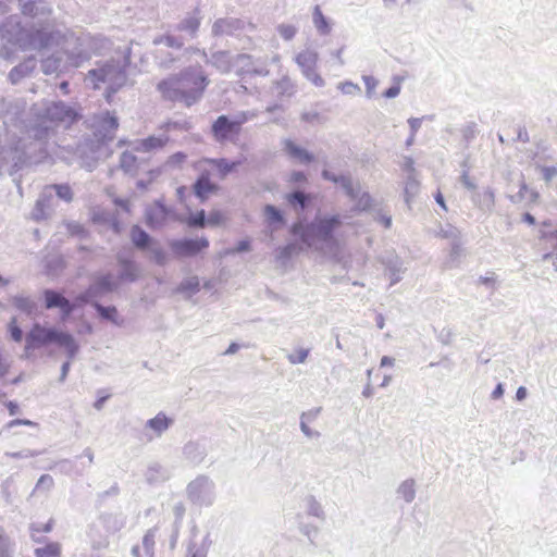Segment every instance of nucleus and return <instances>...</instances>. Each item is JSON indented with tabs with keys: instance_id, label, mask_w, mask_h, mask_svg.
Here are the masks:
<instances>
[{
	"instance_id": "obj_1",
	"label": "nucleus",
	"mask_w": 557,
	"mask_h": 557,
	"mask_svg": "<svg viewBox=\"0 0 557 557\" xmlns=\"http://www.w3.org/2000/svg\"><path fill=\"white\" fill-rule=\"evenodd\" d=\"M30 112L35 121L25 126L23 136L13 135L8 145L0 147V176H12L21 188V181L15 174L28 164L39 163L49 157H57L67 163L81 160L82 165L92 166L99 158L92 139H85L75 146H63L55 141V127L69 128L79 120L81 115L74 106L61 100L44 101L34 104Z\"/></svg>"
},
{
	"instance_id": "obj_2",
	"label": "nucleus",
	"mask_w": 557,
	"mask_h": 557,
	"mask_svg": "<svg viewBox=\"0 0 557 557\" xmlns=\"http://www.w3.org/2000/svg\"><path fill=\"white\" fill-rule=\"evenodd\" d=\"M45 0H18L22 13L33 20L22 23L21 17L11 15L3 24L2 32L8 40L23 51H39L59 46L65 37L51 18L52 9Z\"/></svg>"
},
{
	"instance_id": "obj_3",
	"label": "nucleus",
	"mask_w": 557,
	"mask_h": 557,
	"mask_svg": "<svg viewBox=\"0 0 557 557\" xmlns=\"http://www.w3.org/2000/svg\"><path fill=\"white\" fill-rule=\"evenodd\" d=\"M209 78L200 65H190L178 75L169 77L158 84V90L164 99L183 102L190 107L198 102L207 86Z\"/></svg>"
},
{
	"instance_id": "obj_4",
	"label": "nucleus",
	"mask_w": 557,
	"mask_h": 557,
	"mask_svg": "<svg viewBox=\"0 0 557 557\" xmlns=\"http://www.w3.org/2000/svg\"><path fill=\"white\" fill-rule=\"evenodd\" d=\"M342 223L339 214L315 215L309 223H294L290 233L299 236L300 240L308 247H313L318 243L330 245L335 243L334 233Z\"/></svg>"
},
{
	"instance_id": "obj_5",
	"label": "nucleus",
	"mask_w": 557,
	"mask_h": 557,
	"mask_svg": "<svg viewBox=\"0 0 557 557\" xmlns=\"http://www.w3.org/2000/svg\"><path fill=\"white\" fill-rule=\"evenodd\" d=\"M65 37L61 40L70 42L73 41V48L66 49L67 60L72 66L79 67L83 63L88 61L91 55L104 54L111 49V41L101 35H91L89 33H81L74 35L73 33H65Z\"/></svg>"
},
{
	"instance_id": "obj_6",
	"label": "nucleus",
	"mask_w": 557,
	"mask_h": 557,
	"mask_svg": "<svg viewBox=\"0 0 557 557\" xmlns=\"http://www.w3.org/2000/svg\"><path fill=\"white\" fill-rule=\"evenodd\" d=\"M51 344H57L63 347L69 359H74L79 351V345L72 334L59 331L52 326H44L40 323H35L25 337L26 351L35 350Z\"/></svg>"
},
{
	"instance_id": "obj_7",
	"label": "nucleus",
	"mask_w": 557,
	"mask_h": 557,
	"mask_svg": "<svg viewBox=\"0 0 557 557\" xmlns=\"http://www.w3.org/2000/svg\"><path fill=\"white\" fill-rule=\"evenodd\" d=\"M127 59L123 60H109L99 62L97 67L90 70L85 82L95 89L106 88L108 96L116 92L127 81L126 65Z\"/></svg>"
},
{
	"instance_id": "obj_8",
	"label": "nucleus",
	"mask_w": 557,
	"mask_h": 557,
	"mask_svg": "<svg viewBox=\"0 0 557 557\" xmlns=\"http://www.w3.org/2000/svg\"><path fill=\"white\" fill-rule=\"evenodd\" d=\"M186 497L197 507H210L215 500V484L209 476L200 474L187 484Z\"/></svg>"
},
{
	"instance_id": "obj_9",
	"label": "nucleus",
	"mask_w": 557,
	"mask_h": 557,
	"mask_svg": "<svg viewBox=\"0 0 557 557\" xmlns=\"http://www.w3.org/2000/svg\"><path fill=\"white\" fill-rule=\"evenodd\" d=\"M295 62L301 69L304 76L314 86H324V79L317 73L318 52L312 49H306L295 57Z\"/></svg>"
},
{
	"instance_id": "obj_10",
	"label": "nucleus",
	"mask_w": 557,
	"mask_h": 557,
	"mask_svg": "<svg viewBox=\"0 0 557 557\" xmlns=\"http://www.w3.org/2000/svg\"><path fill=\"white\" fill-rule=\"evenodd\" d=\"M45 308L47 310L60 309V320L65 322L77 309L73 301L69 300L62 293L47 288L42 292Z\"/></svg>"
},
{
	"instance_id": "obj_11",
	"label": "nucleus",
	"mask_w": 557,
	"mask_h": 557,
	"mask_svg": "<svg viewBox=\"0 0 557 557\" xmlns=\"http://www.w3.org/2000/svg\"><path fill=\"white\" fill-rule=\"evenodd\" d=\"M26 109V102L22 98L7 99L0 98V117H4V125L12 123L17 126V123H24L22 116Z\"/></svg>"
},
{
	"instance_id": "obj_12",
	"label": "nucleus",
	"mask_w": 557,
	"mask_h": 557,
	"mask_svg": "<svg viewBox=\"0 0 557 557\" xmlns=\"http://www.w3.org/2000/svg\"><path fill=\"white\" fill-rule=\"evenodd\" d=\"M169 246L173 253L178 257H191L207 249L209 240L207 237L173 239L169 243Z\"/></svg>"
},
{
	"instance_id": "obj_13",
	"label": "nucleus",
	"mask_w": 557,
	"mask_h": 557,
	"mask_svg": "<svg viewBox=\"0 0 557 557\" xmlns=\"http://www.w3.org/2000/svg\"><path fill=\"white\" fill-rule=\"evenodd\" d=\"M185 52L200 54L206 63L214 66L221 74H227L233 70L234 57H232L228 51H216L209 57L205 50L189 47L185 50Z\"/></svg>"
},
{
	"instance_id": "obj_14",
	"label": "nucleus",
	"mask_w": 557,
	"mask_h": 557,
	"mask_svg": "<svg viewBox=\"0 0 557 557\" xmlns=\"http://www.w3.org/2000/svg\"><path fill=\"white\" fill-rule=\"evenodd\" d=\"M57 200L51 196L50 188H44L32 210L30 218L36 221L48 219L54 211Z\"/></svg>"
},
{
	"instance_id": "obj_15",
	"label": "nucleus",
	"mask_w": 557,
	"mask_h": 557,
	"mask_svg": "<svg viewBox=\"0 0 557 557\" xmlns=\"http://www.w3.org/2000/svg\"><path fill=\"white\" fill-rule=\"evenodd\" d=\"M202 16L200 9L196 8L193 12L182 18L175 25L174 29L181 33L186 39H195L198 36Z\"/></svg>"
},
{
	"instance_id": "obj_16",
	"label": "nucleus",
	"mask_w": 557,
	"mask_h": 557,
	"mask_svg": "<svg viewBox=\"0 0 557 557\" xmlns=\"http://www.w3.org/2000/svg\"><path fill=\"white\" fill-rule=\"evenodd\" d=\"M211 132L216 141L222 143L231 138L233 135H238L240 131L237 124L227 115H220L212 124Z\"/></svg>"
},
{
	"instance_id": "obj_17",
	"label": "nucleus",
	"mask_w": 557,
	"mask_h": 557,
	"mask_svg": "<svg viewBox=\"0 0 557 557\" xmlns=\"http://www.w3.org/2000/svg\"><path fill=\"white\" fill-rule=\"evenodd\" d=\"M246 22L236 17L218 18L212 25V35L234 36L246 28Z\"/></svg>"
},
{
	"instance_id": "obj_18",
	"label": "nucleus",
	"mask_w": 557,
	"mask_h": 557,
	"mask_svg": "<svg viewBox=\"0 0 557 557\" xmlns=\"http://www.w3.org/2000/svg\"><path fill=\"white\" fill-rule=\"evenodd\" d=\"M116 261L120 265L116 277L119 284L124 282L133 283L139 278L140 269L134 260L125 258L122 253H117Z\"/></svg>"
},
{
	"instance_id": "obj_19",
	"label": "nucleus",
	"mask_w": 557,
	"mask_h": 557,
	"mask_svg": "<svg viewBox=\"0 0 557 557\" xmlns=\"http://www.w3.org/2000/svg\"><path fill=\"white\" fill-rule=\"evenodd\" d=\"M233 69L236 71L237 75L255 74L267 76L269 74V70L265 67L253 69L252 57L246 53H240L233 58Z\"/></svg>"
},
{
	"instance_id": "obj_20",
	"label": "nucleus",
	"mask_w": 557,
	"mask_h": 557,
	"mask_svg": "<svg viewBox=\"0 0 557 557\" xmlns=\"http://www.w3.org/2000/svg\"><path fill=\"white\" fill-rule=\"evenodd\" d=\"M169 215V211L164 205L156 201L146 209V224L151 228L163 225Z\"/></svg>"
},
{
	"instance_id": "obj_21",
	"label": "nucleus",
	"mask_w": 557,
	"mask_h": 557,
	"mask_svg": "<svg viewBox=\"0 0 557 557\" xmlns=\"http://www.w3.org/2000/svg\"><path fill=\"white\" fill-rule=\"evenodd\" d=\"M170 140L166 134H160L158 136L152 135L145 139L137 140L133 144V150L150 152L163 148Z\"/></svg>"
},
{
	"instance_id": "obj_22",
	"label": "nucleus",
	"mask_w": 557,
	"mask_h": 557,
	"mask_svg": "<svg viewBox=\"0 0 557 557\" xmlns=\"http://www.w3.org/2000/svg\"><path fill=\"white\" fill-rule=\"evenodd\" d=\"M263 216L267 226L272 232L280 230L286 223L284 212L273 205H265L263 207Z\"/></svg>"
},
{
	"instance_id": "obj_23",
	"label": "nucleus",
	"mask_w": 557,
	"mask_h": 557,
	"mask_svg": "<svg viewBox=\"0 0 557 557\" xmlns=\"http://www.w3.org/2000/svg\"><path fill=\"white\" fill-rule=\"evenodd\" d=\"M117 280L114 278V276L111 273L100 274L98 275L94 283L90 284V286L94 288V290L98 294V296H101L106 293H111L119 287Z\"/></svg>"
},
{
	"instance_id": "obj_24",
	"label": "nucleus",
	"mask_w": 557,
	"mask_h": 557,
	"mask_svg": "<svg viewBox=\"0 0 557 557\" xmlns=\"http://www.w3.org/2000/svg\"><path fill=\"white\" fill-rule=\"evenodd\" d=\"M285 152L293 159L298 160L300 163L309 164L314 160V156L306 149L297 146L290 139L283 140Z\"/></svg>"
},
{
	"instance_id": "obj_25",
	"label": "nucleus",
	"mask_w": 557,
	"mask_h": 557,
	"mask_svg": "<svg viewBox=\"0 0 557 557\" xmlns=\"http://www.w3.org/2000/svg\"><path fill=\"white\" fill-rule=\"evenodd\" d=\"M322 177L326 181L333 182L335 184H339L341 187L344 189V191L350 199H355L357 197V194L355 191V186L352 184L350 176L336 175V174L330 172L329 170H323Z\"/></svg>"
},
{
	"instance_id": "obj_26",
	"label": "nucleus",
	"mask_w": 557,
	"mask_h": 557,
	"mask_svg": "<svg viewBox=\"0 0 557 557\" xmlns=\"http://www.w3.org/2000/svg\"><path fill=\"white\" fill-rule=\"evenodd\" d=\"M472 201L482 211H492L495 205L494 189L492 187H486L482 190L475 191L472 196Z\"/></svg>"
},
{
	"instance_id": "obj_27",
	"label": "nucleus",
	"mask_w": 557,
	"mask_h": 557,
	"mask_svg": "<svg viewBox=\"0 0 557 557\" xmlns=\"http://www.w3.org/2000/svg\"><path fill=\"white\" fill-rule=\"evenodd\" d=\"M97 121L100 127L104 131L102 135L103 139L111 140L114 132L119 127L117 117L109 111H104L97 116Z\"/></svg>"
},
{
	"instance_id": "obj_28",
	"label": "nucleus",
	"mask_w": 557,
	"mask_h": 557,
	"mask_svg": "<svg viewBox=\"0 0 557 557\" xmlns=\"http://www.w3.org/2000/svg\"><path fill=\"white\" fill-rule=\"evenodd\" d=\"M36 67V59L28 58L24 62L14 66L9 73V79L12 84L18 83L23 77L32 73Z\"/></svg>"
},
{
	"instance_id": "obj_29",
	"label": "nucleus",
	"mask_w": 557,
	"mask_h": 557,
	"mask_svg": "<svg viewBox=\"0 0 557 557\" xmlns=\"http://www.w3.org/2000/svg\"><path fill=\"white\" fill-rule=\"evenodd\" d=\"M184 457L194 465H199L206 457V448L197 442H188L183 448Z\"/></svg>"
},
{
	"instance_id": "obj_30",
	"label": "nucleus",
	"mask_w": 557,
	"mask_h": 557,
	"mask_svg": "<svg viewBox=\"0 0 557 557\" xmlns=\"http://www.w3.org/2000/svg\"><path fill=\"white\" fill-rule=\"evenodd\" d=\"M145 476L149 484L164 482L170 479V471L159 462H151L147 468Z\"/></svg>"
},
{
	"instance_id": "obj_31",
	"label": "nucleus",
	"mask_w": 557,
	"mask_h": 557,
	"mask_svg": "<svg viewBox=\"0 0 557 557\" xmlns=\"http://www.w3.org/2000/svg\"><path fill=\"white\" fill-rule=\"evenodd\" d=\"M286 200L294 209L304 211L310 206L312 196L302 190H294L286 195Z\"/></svg>"
},
{
	"instance_id": "obj_32",
	"label": "nucleus",
	"mask_w": 557,
	"mask_h": 557,
	"mask_svg": "<svg viewBox=\"0 0 557 557\" xmlns=\"http://www.w3.org/2000/svg\"><path fill=\"white\" fill-rule=\"evenodd\" d=\"M172 423L173 420L171 418H168L163 412H159L154 418L146 422V428L151 429L157 436H160Z\"/></svg>"
},
{
	"instance_id": "obj_33",
	"label": "nucleus",
	"mask_w": 557,
	"mask_h": 557,
	"mask_svg": "<svg viewBox=\"0 0 557 557\" xmlns=\"http://www.w3.org/2000/svg\"><path fill=\"white\" fill-rule=\"evenodd\" d=\"M215 189L216 186L211 183L209 176L206 174H201L194 183V193L201 200H205L208 195Z\"/></svg>"
},
{
	"instance_id": "obj_34",
	"label": "nucleus",
	"mask_w": 557,
	"mask_h": 557,
	"mask_svg": "<svg viewBox=\"0 0 557 557\" xmlns=\"http://www.w3.org/2000/svg\"><path fill=\"white\" fill-rule=\"evenodd\" d=\"M131 239L135 247L143 250L149 248L152 242L151 236L138 225L132 227Z\"/></svg>"
},
{
	"instance_id": "obj_35",
	"label": "nucleus",
	"mask_w": 557,
	"mask_h": 557,
	"mask_svg": "<svg viewBox=\"0 0 557 557\" xmlns=\"http://www.w3.org/2000/svg\"><path fill=\"white\" fill-rule=\"evenodd\" d=\"M92 307L101 319L110 321L117 326L122 324V321L119 319L117 310L114 306H102L99 302H92Z\"/></svg>"
},
{
	"instance_id": "obj_36",
	"label": "nucleus",
	"mask_w": 557,
	"mask_h": 557,
	"mask_svg": "<svg viewBox=\"0 0 557 557\" xmlns=\"http://www.w3.org/2000/svg\"><path fill=\"white\" fill-rule=\"evenodd\" d=\"M64 67L62 57L58 54H52L41 61V71L47 74H55Z\"/></svg>"
},
{
	"instance_id": "obj_37",
	"label": "nucleus",
	"mask_w": 557,
	"mask_h": 557,
	"mask_svg": "<svg viewBox=\"0 0 557 557\" xmlns=\"http://www.w3.org/2000/svg\"><path fill=\"white\" fill-rule=\"evenodd\" d=\"M209 163L219 171L221 177H225L227 174L238 168L242 164V161H230L225 158H220L210 159Z\"/></svg>"
},
{
	"instance_id": "obj_38",
	"label": "nucleus",
	"mask_w": 557,
	"mask_h": 557,
	"mask_svg": "<svg viewBox=\"0 0 557 557\" xmlns=\"http://www.w3.org/2000/svg\"><path fill=\"white\" fill-rule=\"evenodd\" d=\"M386 270L391 278V284L393 285L401 280L406 267L404 265V261L396 257L387 262Z\"/></svg>"
},
{
	"instance_id": "obj_39",
	"label": "nucleus",
	"mask_w": 557,
	"mask_h": 557,
	"mask_svg": "<svg viewBox=\"0 0 557 557\" xmlns=\"http://www.w3.org/2000/svg\"><path fill=\"white\" fill-rule=\"evenodd\" d=\"M211 544L210 534H207L199 545L190 543L187 548V557H207Z\"/></svg>"
},
{
	"instance_id": "obj_40",
	"label": "nucleus",
	"mask_w": 557,
	"mask_h": 557,
	"mask_svg": "<svg viewBox=\"0 0 557 557\" xmlns=\"http://www.w3.org/2000/svg\"><path fill=\"white\" fill-rule=\"evenodd\" d=\"M62 546L58 542H47L46 545L34 550L35 557H62Z\"/></svg>"
},
{
	"instance_id": "obj_41",
	"label": "nucleus",
	"mask_w": 557,
	"mask_h": 557,
	"mask_svg": "<svg viewBox=\"0 0 557 557\" xmlns=\"http://www.w3.org/2000/svg\"><path fill=\"white\" fill-rule=\"evenodd\" d=\"M397 494L401 497L407 504L413 502L416 497V482L413 479H407L403 481L397 487Z\"/></svg>"
},
{
	"instance_id": "obj_42",
	"label": "nucleus",
	"mask_w": 557,
	"mask_h": 557,
	"mask_svg": "<svg viewBox=\"0 0 557 557\" xmlns=\"http://www.w3.org/2000/svg\"><path fill=\"white\" fill-rule=\"evenodd\" d=\"M120 168L129 175H135L138 169L137 157L129 151H125L120 157Z\"/></svg>"
},
{
	"instance_id": "obj_43",
	"label": "nucleus",
	"mask_w": 557,
	"mask_h": 557,
	"mask_svg": "<svg viewBox=\"0 0 557 557\" xmlns=\"http://www.w3.org/2000/svg\"><path fill=\"white\" fill-rule=\"evenodd\" d=\"M45 188H50L51 196H53L54 198L57 196L59 199L65 202H70L73 199V191L69 184H52L46 186Z\"/></svg>"
},
{
	"instance_id": "obj_44",
	"label": "nucleus",
	"mask_w": 557,
	"mask_h": 557,
	"mask_svg": "<svg viewBox=\"0 0 557 557\" xmlns=\"http://www.w3.org/2000/svg\"><path fill=\"white\" fill-rule=\"evenodd\" d=\"M312 20L315 28L321 35H327L331 32L327 18L323 15L319 5L313 9Z\"/></svg>"
},
{
	"instance_id": "obj_45",
	"label": "nucleus",
	"mask_w": 557,
	"mask_h": 557,
	"mask_svg": "<svg viewBox=\"0 0 557 557\" xmlns=\"http://www.w3.org/2000/svg\"><path fill=\"white\" fill-rule=\"evenodd\" d=\"M306 512L311 516L315 517L318 519L323 520L325 518V513L323 510L322 505L315 499L314 496H308L306 498Z\"/></svg>"
},
{
	"instance_id": "obj_46",
	"label": "nucleus",
	"mask_w": 557,
	"mask_h": 557,
	"mask_svg": "<svg viewBox=\"0 0 557 557\" xmlns=\"http://www.w3.org/2000/svg\"><path fill=\"white\" fill-rule=\"evenodd\" d=\"M184 36L181 35V36H175V35H164V36H160L158 38H156L153 40V42L156 45H165L166 47H170V48H176V49H181L183 46H184Z\"/></svg>"
},
{
	"instance_id": "obj_47",
	"label": "nucleus",
	"mask_w": 557,
	"mask_h": 557,
	"mask_svg": "<svg viewBox=\"0 0 557 557\" xmlns=\"http://www.w3.org/2000/svg\"><path fill=\"white\" fill-rule=\"evenodd\" d=\"M158 528H151L149 529L146 534L143 537V546L145 549V553L148 557L154 556V545H156V534H157Z\"/></svg>"
},
{
	"instance_id": "obj_48",
	"label": "nucleus",
	"mask_w": 557,
	"mask_h": 557,
	"mask_svg": "<svg viewBox=\"0 0 557 557\" xmlns=\"http://www.w3.org/2000/svg\"><path fill=\"white\" fill-rule=\"evenodd\" d=\"M98 297H99L98 294L89 285V287L85 292L78 294L74 298L73 304L75 305L76 308H79V307H82V306H84L86 304H91L92 305V302H96L95 299L98 298Z\"/></svg>"
},
{
	"instance_id": "obj_49",
	"label": "nucleus",
	"mask_w": 557,
	"mask_h": 557,
	"mask_svg": "<svg viewBox=\"0 0 557 557\" xmlns=\"http://www.w3.org/2000/svg\"><path fill=\"white\" fill-rule=\"evenodd\" d=\"M15 548V542L7 533L0 537V557H13Z\"/></svg>"
},
{
	"instance_id": "obj_50",
	"label": "nucleus",
	"mask_w": 557,
	"mask_h": 557,
	"mask_svg": "<svg viewBox=\"0 0 557 557\" xmlns=\"http://www.w3.org/2000/svg\"><path fill=\"white\" fill-rule=\"evenodd\" d=\"M13 305L16 309L25 312L26 314H32L36 308L35 302L30 298L24 296L14 297Z\"/></svg>"
},
{
	"instance_id": "obj_51",
	"label": "nucleus",
	"mask_w": 557,
	"mask_h": 557,
	"mask_svg": "<svg viewBox=\"0 0 557 557\" xmlns=\"http://www.w3.org/2000/svg\"><path fill=\"white\" fill-rule=\"evenodd\" d=\"M199 290V280L197 276L185 278L177 286V293H191L196 294Z\"/></svg>"
},
{
	"instance_id": "obj_52",
	"label": "nucleus",
	"mask_w": 557,
	"mask_h": 557,
	"mask_svg": "<svg viewBox=\"0 0 557 557\" xmlns=\"http://www.w3.org/2000/svg\"><path fill=\"white\" fill-rule=\"evenodd\" d=\"M355 191L357 194V197L352 200L356 201V209L360 211L369 209L372 202V198L369 195V193L361 191L360 188L356 187Z\"/></svg>"
},
{
	"instance_id": "obj_53",
	"label": "nucleus",
	"mask_w": 557,
	"mask_h": 557,
	"mask_svg": "<svg viewBox=\"0 0 557 557\" xmlns=\"http://www.w3.org/2000/svg\"><path fill=\"white\" fill-rule=\"evenodd\" d=\"M419 190V182L414 178L413 175H408L406 185H405V199L406 202L409 203L410 199L416 196Z\"/></svg>"
},
{
	"instance_id": "obj_54",
	"label": "nucleus",
	"mask_w": 557,
	"mask_h": 557,
	"mask_svg": "<svg viewBox=\"0 0 557 557\" xmlns=\"http://www.w3.org/2000/svg\"><path fill=\"white\" fill-rule=\"evenodd\" d=\"M297 245L295 243H289L276 249V258L281 261H286L290 259L292 256L297 252Z\"/></svg>"
},
{
	"instance_id": "obj_55",
	"label": "nucleus",
	"mask_w": 557,
	"mask_h": 557,
	"mask_svg": "<svg viewBox=\"0 0 557 557\" xmlns=\"http://www.w3.org/2000/svg\"><path fill=\"white\" fill-rule=\"evenodd\" d=\"M54 485V481H53V478L50 475V474H42L40 475V478L38 479L37 483H36V486L32 493V495L36 492V491H46V492H49Z\"/></svg>"
},
{
	"instance_id": "obj_56",
	"label": "nucleus",
	"mask_w": 557,
	"mask_h": 557,
	"mask_svg": "<svg viewBox=\"0 0 557 557\" xmlns=\"http://www.w3.org/2000/svg\"><path fill=\"white\" fill-rule=\"evenodd\" d=\"M8 331L10 333V336L12 341L15 343H20L23 339V331L17 324V319L13 317L11 321L8 324Z\"/></svg>"
},
{
	"instance_id": "obj_57",
	"label": "nucleus",
	"mask_w": 557,
	"mask_h": 557,
	"mask_svg": "<svg viewBox=\"0 0 557 557\" xmlns=\"http://www.w3.org/2000/svg\"><path fill=\"white\" fill-rule=\"evenodd\" d=\"M206 212L205 210L197 211L194 214H190L187 224L191 227H205L206 225Z\"/></svg>"
},
{
	"instance_id": "obj_58",
	"label": "nucleus",
	"mask_w": 557,
	"mask_h": 557,
	"mask_svg": "<svg viewBox=\"0 0 557 557\" xmlns=\"http://www.w3.org/2000/svg\"><path fill=\"white\" fill-rule=\"evenodd\" d=\"M276 29L280 36L285 40H292L297 34V28L289 24H280Z\"/></svg>"
},
{
	"instance_id": "obj_59",
	"label": "nucleus",
	"mask_w": 557,
	"mask_h": 557,
	"mask_svg": "<svg viewBox=\"0 0 557 557\" xmlns=\"http://www.w3.org/2000/svg\"><path fill=\"white\" fill-rule=\"evenodd\" d=\"M461 134H462V138L467 141V143H470L472 141L476 134H478V127H476V124L474 122H469L467 123L462 128H461Z\"/></svg>"
},
{
	"instance_id": "obj_60",
	"label": "nucleus",
	"mask_w": 557,
	"mask_h": 557,
	"mask_svg": "<svg viewBox=\"0 0 557 557\" xmlns=\"http://www.w3.org/2000/svg\"><path fill=\"white\" fill-rule=\"evenodd\" d=\"M309 356V349L299 348L294 354L288 355L287 359L292 364L304 363Z\"/></svg>"
},
{
	"instance_id": "obj_61",
	"label": "nucleus",
	"mask_w": 557,
	"mask_h": 557,
	"mask_svg": "<svg viewBox=\"0 0 557 557\" xmlns=\"http://www.w3.org/2000/svg\"><path fill=\"white\" fill-rule=\"evenodd\" d=\"M393 79H394V84L383 92V96L388 99L396 98L400 94V90H401V86H400L401 78L398 76H395Z\"/></svg>"
},
{
	"instance_id": "obj_62",
	"label": "nucleus",
	"mask_w": 557,
	"mask_h": 557,
	"mask_svg": "<svg viewBox=\"0 0 557 557\" xmlns=\"http://www.w3.org/2000/svg\"><path fill=\"white\" fill-rule=\"evenodd\" d=\"M150 252H151V259L158 265H164L166 263L168 255H166V252L162 248L153 247Z\"/></svg>"
},
{
	"instance_id": "obj_63",
	"label": "nucleus",
	"mask_w": 557,
	"mask_h": 557,
	"mask_svg": "<svg viewBox=\"0 0 557 557\" xmlns=\"http://www.w3.org/2000/svg\"><path fill=\"white\" fill-rule=\"evenodd\" d=\"M321 411H322L321 407H315L308 411H304V412H301L299 420H302L309 424L313 423L320 416Z\"/></svg>"
},
{
	"instance_id": "obj_64",
	"label": "nucleus",
	"mask_w": 557,
	"mask_h": 557,
	"mask_svg": "<svg viewBox=\"0 0 557 557\" xmlns=\"http://www.w3.org/2000/svg\"><path fill=\"white\" fill-rule=\"evenodd\" d=\"M363 83L366 85V94L368 98H371L373 96V91L376 88L379 82L376 78L370 75L362 76Z\"/></svg>"
}]
</instances>
